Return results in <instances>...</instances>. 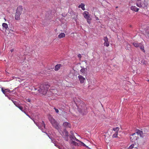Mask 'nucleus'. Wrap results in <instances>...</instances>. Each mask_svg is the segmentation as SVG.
<instances>
[{
  "label": "nucleus",
  "instance_id": "nucleus-23",
  "mask_svg": "<svg viewBox=\"0 0 149 149\" xmlns=\"http://www.w3.org/2000/svg\"><path fill=\"white\" fill-rule=\"evenodd\" d=\"M2 26L3 27L5 28L7 30V29L8 28V24L6 23H3L2 24Z\"/></svg>",
  "mask_w": 149,
  "mask_h": 149
},
{
  "label": "nucleus",
  "instance_id": "nucleus-28",
  "mask_svg": "<svg viewBox=\"0 0 149 149\" xmlns=\"http://www.w3.org/2000/svg\"><path fill=\"white\" fill-rule=\"evenodd\" d=\"M119 129V128L118 127H117L115 128H113V130L115 131V132H118Z\"/></svg>",
  "mask_w": 149,
  "mask_h": 149
},
{
  "label": "nucleus",
  "instance_id": "nucleus-33",
  "mask_svg": "<svg viewBox=\"0 0 149 149\" xmlns=\"http://www.w3.org/2000/svg\"><path fill=\"white\" fill-rule=\"evenodd\" d=\"M14 104L17 107H18L20 104L17 102L16 101L14 102Z\"/></svg>",
  "mask_w": 149,
  "mask_h": 149
},
{
  "label": "nucleus",
  "instance_id": "nucleus-34",
  "mask_svg": "<svg viewBox=\"0 0 149 149\" xmlns=\"http://www.w3.org/2000/svg\"><path fill=\"white\" fill-rule=\"evenodd\" d=\"M143 7H146L148 5V4L147 3H146L145 1H144L143 3Z\"/></svg>",
  "mask_w": 149,
  "mask_h": 149
},
{
  "label": "nucleus",
  "instance_id": "nucleus-26",
  "mask_svg": "<svg viewBox=\"0 0 149 149\" xmlns=\"http://www.w3.org/2000/svg\"><path fill=\"white\" fill-rule=\"evenodd\" d=\"M87 70L86 68H82L80 70V72L82 73H84Z\"/></svg>",
  "mask_w": 149,
  "mask_h": 149
},
{
  "label": "nucleus",
  "instance_id": "nucleus-39",
  "mask_svg": "<svg viewBox=\"0 0 149 149\" xmlns=\"http://www.w3.org/2000/svg\"><path fill=\"white\" fill-rule=\"evenodd\" d=\"M27 101L29 102H31V100H30V99H28L27 100Z\"/></svg>",
  "mask_w": 149,
  "mask_h": 149
},
{
  "label": "nucleus",
  "instance_id": "nucleus-35",
  "mask_svg": "<svg viewBox=\"0 0 149 149\" xmlns=\"http://www.w3.org/2000/svg\"><path fill=\"white\" fill-rule=\"evenodd\" d=\"M73 144L76 146H79V143L75 142L74 141H73V142H72Z\"/></svg>",
  "mask_w": 149,
  "mask_h": 149
},
{
  "label": "nucleus",
  "instance_id": "nucleus-6",
  "mask_svg": "<svg viewBox=\"0 0 149 149\" xmlns=\"http://www.w3.org/2000/svg\"><path fill=\"white\" fill-rule=\"evenodd\" d=\"M58 131L62 136L64 138L65 140L66 141H68V132L65 130L62 132V133L60 131Z\"/></svg>",
  "mask_w": 149,
  "mask_h": 149
},
{
  "label": "nucleus",
  "instance_id": "nucleus-24",
  "mask_svg": "<svg viewBox=\"0 0 149 149\" xmlns=\"http://www.w3.org/2000/svg\"><path fill=\"white\" fill-rule=\"evenodd\" d=\"M141 49L142 51L143 52H145V51L144 49V46L142 45V43L141 44V45L139 46Z\"/></svg>",
  "mask_w": 149,
  "mask_h": 149
},
{
  "label": "nucleus",
  "instance_id": "nucleus-15",
  "mask_svg": "<svg viewBox=\"0 0 149 149\" xmlns=\"http://www.w3.org/2000/svg\"><path fill=\"white\" fill-rule=\"evenodd\" d=\"M130 8L131 10L134 11L135 12H137L139 10V9L136 8L135 6H132Z\"/></svg>",
  "mask_w": 149,
  "mask_h": 149
},
{
  "label": "nucleus",
  "instance_id": "nucleus-5",
  "mask_svg": "<svg viewBox=\"0 0 149 149\" xmlns=\"http://www.w3.org/2000/svg\"><path fill=\"white\" fill-rule=\"evenodd\" d=\"M138 139V134L134 133L130 136L131 141L132 142L136 143Z\"/></svg>",
  "mask_w": 149,
  "mask_h": 149
},
{
  "label": "nucleus",
  "instance_id": "nucleus-25",
  "mask_svg": "<svg viewBox=\"0 0 149 149\" xmlns=\"http://www.w3.org/2000/svg\"><path fill=\"white\" fill-rule=\"evenodd\" d=\"M79 142H80L79 145H81L84 146L86 147V148H89V147L88 146H86L84 143H83V142H82L81 141H80Z\"/></svg>",
  "mask_w": 149,
  "mask_h": 149
},
{
  "label": "nucleus",
  "instance_id": "nucleus-8",
  "mask_svg": "<svg viewBox=\"0 0 149 149\" xmlns=\"http://www.w3.org/2000/svg\"><path fill=\"white\" fill-rule=\"evenodd\" d=\"M104 45L106 47H108L109 45V42L108 41V39L107 37H104Z\"/></svg>",
  "mask_w": 149,
  "mask_h": 149
},
{
  "label": "nucleus",
  "instance_id": "nucleus-14",
  "mask_svg": "<svg viewBox=\"0 0 149 149\" xmlns=\"http://www.w3.org/2000/svg\"><path fill=\"white\" fill-rule=\"evenodd\" d=\"M63 126L66 128L70 127L71 125L70 123L68 122H65L63 123Z\"/></svg>",
  "mask_w": 149,
  "mask_h": 149
},
{
  "label": "nucleus",
  "instance_id": "nucleus-13",
  "mask_svg": "<svg viewBox=\"0 0 149 149\" xmlns=\"http://www.w3.org/2000/svg\"><path fill=\"white\" fill-rule=\"evenodd\" d=\"M136 5L140 8L143 7V2H141V1H138L136 3Z\"/></svg>",
  "mask_w": 149,
  "mask_h": 149
},
{
  "label": "nucleus",
  "instance_id": "nucleus-17",
  "mask_svg": "<svg viewBox=\"0 0 149 149\" xmlns=\"http://www.w3.org/2000/svg\"><path fill=\"white\" fill-rule=\"evenodd\" d=\"M141 43H138L137 42H134L133 43V45L136 47H139L141 45Z\"/></svg>",
  "mask_w": 149,
  "mask_h": 149
},
{
  "label": "nucleus",
  "instance_id": "nucleus-30",
  "mask_svg": "<svg viewBox=\"0 0 149 149\" xmlns=\"http://www.w3.org/2000/svg\"><path fill=\"white\" fill-rule=\"evenodd\" d=\"M146 33L147 36L149 38V29L146 30Z\"/></svg>",
  "mask_w": 149,
  "mask_h": 149
},
{
  "label": "nucleus",
  "instance_id": "nucleus-22",
  "mask_svg": "<svg viewBox=\"0 0 149 149\" xmlns=\"http://www.w3.org/2000/svg\"><path fill=\"white\" fill-rule=\"evenodd\" d=\"M126 46L125 47V48L127 50H129L131 46L128 43H126Z\"/></svg>",
  "mask_w": 149,
  "mask_h": 149
},
{
  "label": "nucleus",
  "instance_id": "nucleus-7",
  "mask_svg": "<svg viewBox=\"0 0 149 149\" xmlns=\"http://www.w3.org/2000/svg\"><path fill=\"white\" fill-rule=\"evenodd\" d=\"M1 91L2 92L5 94L6 96H8V94L7 93V92L11 93L13 92V91H10L8 89H6L4 90L2 88H1Z\"/></svg>",
  "mask_w": 149,
  "mask_h": 149
},
{
  "label": "nucleus",
  "instance_id": "nucleus-31",
  "mask_svg": "<svg viewBox=\"0 0 149 149\" xmlns=\"http://www.w3.org/2000/svg\"><path fill=\"white\" fill-rule=\"evenodd\" d=\"M118 132H115V133L113 134L112 137L113 138H116L117 137Z\"/></svg>",
  "mask_w": 149,
  "mask_h": 149
},
{
  "label": "nucleus",
  "instance_id": "nucleus-18",
  "mask_svg": "<svg viewBox=\"0 0 149 149\" xmlns=\"http://www.w3.org/2000/svg\"><path fill=\"white\" fill-rule=\"evenodd\" d=\"M65 36V34L64 33H61L58 35V38L60 39L63 38Z\"/></svg>",
  "mask_w": 149,
  "mask_h": 149
},
{
  "label": "nucleus",
  "instance_id": "nucleus-19",
  "mask_svg": "<svg viewBox=\"0 0 149 149\" xmlns=\"http://www.w3.org/2000/svg\"><path fill=\"white\" fill-rule=\"evenodd\" d=\"M135 133H137V134H138V136L139 135L141 137H143V136L142 131L141 130H138L137 132H136Z\"/></svg>",
  "mask_w": 149,
  "mask_h": 149
},
{
  "label": "nucleus",
  "instance_id": "nucleus-27",
  "mask_svg": "<svg viewBox=\"0 0 149 149\" xmlns=\"http://www.w3.org/2000/svg\"><path fill=\"white\" fill-rule=\"evenodd\" d=\"M21 111L23 112H24L25 113H26V112L24 111L23 110V107L20 106V105H19V106L17 107Z\"/></svg>",
  "mask_w": 149,
  "mask_h": 149
},
{
  "label": "nucleus",
  "instance_id": "nucleus-40",
  "mask_svg": "<svg viewBox=\"0 0 149 149\" xmlns=\"http://www.w3.org/2000/svg\"><path fill=\"white\" fill-rule=\"evenodd\" d=\"M14 51V49H11L10 50V51L11 52H13V51Z\"/></svg>",
  "mask_w": 149,
  "mask_h": 149
},
{
  "label": "nucleus",
  "instance_id": "nucleus-41",
  "mask_svg": "<svg viewBox=\"0 0 149 149\" xmlns=\"http://www.w3.org/2000/svg\"><path fill=\"white\" fill-rule=\"evenodd\" d=\"M12 101L14 103V102H15L16 101H14L13 100H12Z\"/></svg>",
  "mask_w": 149,
  "mask_h": 149
},
{
  "label": "nucleus",
  "instance_id": "nucleus-42",
  "mask_svg": "<svg viewBox=\"0 0 149 149\" xmlns=\"http://www.w3.org/2000/svg\"><path fill=\"white\" fill-rule=\"evenodd\" d=\"M96 19L97 20H98V18L97 17H96Z\"/></svg>",
  "mask_w": 149,
  "mask_h": 149
},
{
  "label": "nucleus",
  "instance_id": "nucleus-38",
  "mask_svg": "<svg viewBox=\"0 0 149 149\" xmlns=\"http://www.w3.org/2000/svg\"><path fill=\"white\" fill-rule=\"evenodd\" d=\"M78 56L79 58H81V55L80 54H79L78 55Z\"/></svg>",
  "mask_w": 149,
  "mask_h": 149
},
{
  "label": "nucleus",
  "instance_id": "nucleus-1",
  "mask_svg": "<svg viewBox=\"0 0 149 149\" xmlns=\"http://www.w3.org/2000/svg\"><path fill=\"white\" fill-rule=\"evenodd\" d=\"M49 87V86L48 84L42 85L38 91L42 94L45 95L47 93Z\"/></svg>",
  "mask_w": 149,
  "mask_h": 149
},
{
  "label": "nucleus",
  "instance_id": "nucleus-12",
  "mask_svg": "<svg viewBox=\"0 0 149 149\" xmlns=\"http://www.w3.org/2000/svg\"><path fill=\"white\" fill-rule=\"evenodd\" d=\"M69 137L70 140L72 141V142L75 140H76L77 141L79 142V140L77 139L74 135L70 136Z\"/></svg>",
  "mask_w": 149,
  "mask_h": 149
},
{
  "label": "nucleus",
  "instance_id": "nucleus-9",
  "mask_svg": "<svg viewBox=\"0 0 149 149\" xmlns=\"http://www.w3.org/2000/svg\"><path fill=\"white\" fill-rule=\"evenodd\" d=\"M78 77L81 84L84 83L86 80L85 78L81 75H79Z\"/></svg>",
  "mask_w": 149,
  "mask_h": 149
},
{
  "label": "nucleus",
  "instance_id": "nucleus-11",
  "mask_svg": "<svg viewBox=\"0 0 149 149\" xmlns=\"http://www.w3.org/2000/svg\"><path fill=\"white\" fill-rule=\"evenodd\" d=\"M21 14L16 12L15 15V19L16 20H19L20 19V16Z\"/></svg>",
  "mask_w": 149,
  "mask_h": 149
},
{
  "label": "nucleus",
  "instance_id": "nucleus-3",
  "mask_svg": "<svg viewBox=\"0 0 149 149\" xmlns=\"http://www.w3.org/2000/svg\"><path fill=\"white\" fill-rule=\"evenodd\" d=\"M27 116H29V118H30L31 119L33 120V121L34 123L36 124V125L38 127V128L42 131L43 132H45L43 131V128L44 129H45V125L44 123V121H42V123H36L34 120L32 119L31 118H30V116H29V115L25 113Z\"/></svg>",
  "mask_w": 149,
  "mask_h": 149
},
{
  "label": "nucleus",
  "instance_id": "nucleus-20",
  "mask_svg": "<svg viewBox=\"0 0 149 149\" xmlns=\"http://www.w3.org/2000/svg\"><path fill=\"white\" fill-rule=\"evenodd\" d=\"M84 6L85 5L84 3H81L79 6L78 7L79 8H81L83 10H85Z\"/></svg>",
  "mask_w": 149,
  "mask_h": 149
},
{
  "label": "nucleus",
  "instance_id": "nucleus-45",
  "mask_svg": "<svg viewBox=\"0 0 149 149\" xmlns=\"http://www.w3.org/2000/svg\"><path fill=\"white\" fill-rule=\"evenodd\" d=\"M8 98L9 99H10V98L9 97H8Z\"/></svg>",
  "mask_w": 149,
  "mask_h": 149
},
{
  "label": "nucleus",
  "instance_id": "nucleus-36",
  "mask_svg": "<svg viewBox=\"0 0 149 149\" xmlns=\"http://www.w3.org/2000/svg\"><path fill=\"white\" fill-rule=\"evenodd\" d=\"M54 109L55 110V111L56 113H58L59 112V111L58 109H56V108H54Z\"/></svg>",
  "mask_w": 149,
  "mask_h": 149
},
{
  "label": "nucleus",
  "instance_id": "nucleus-10",
  "mask_svg": "<svg viewBox=\"0 0 149 149\" xmlns=\"http://www.w3.org/2000/svg\"><path fill=\"white\" fill-rule=\"evenodd\" d=\"M23 10L22 7V6H19L17 8L16 12L21 14Z\"/></svg>",
  "mask_w": 149,
  "mask_h": 149
},
{
  "label": "nucleus",
  "instance_id": "nucleus-32",
  "mask_svg": "<svg viewBox=\"0 0 149 149\" xmlns=\"http://www.w3.org/2000/svg\"><path fill=\"white\" fill-rule=\"evenodd\" d=\"M50 91L53 94H54L55 92H56L55 88H52L50 90Z\"/></svg>",
  "mask_w": 149,
  "mask_h": 149
},
{
  "label": "nucleus",
  "instance_id": "nucleus-46",
  "mask_svg": "<svg viewBox=\"0 0 149 149\" xmlns=\"http://www.w3.org/2000/svg\"><path fill=\"white\" fill-rule=\"evenodd\" d=\"M49 138H50H50V137H49Z\"/></svg>",
  "mask_w": 149,
  "mask_h": 149
},
{
  "label": "nucleus",
  "instance_id": "nucleus-43",
  "mask_svg": "<svg viewBox=\"0 0 149 149\" xmlns=\"http://www.w3.org/2000/svg\"><path fill=\"white\" fill-rule=\"evenodd\" d=\"M84 62H85V63H86V62H87V61L86 60H85L84 61Z\"/></svg>",
  "mask_w": 149,
  "mask_h": 149
},
{
  "label": "nucleus",
  "instance_id": "nucleus-37",
  "mask_svg": "<svg viewBox=\"0 0 149 149\" xmlns=\"http://www.w3.org/2000/svg\"><path fill=\"white\" fill-rule=\"evenodd\" d=\"M70 133H71V135H70V136L74 135L73 132L72 131H71L70 132Z\"/></svg>",
  "mask_w": 149,
  "mask_h": 149
},
{
  "label": "nucleus",
  "instance_id": "nucleus-44",
  "mask_svg": "<svg viewBox=\"0 0 149 149\" xmlns=\"http://www.w3.org/2000/svg\"><path fill=\"white\" fill-rule=\"evenodd\" d=\"M34 89H35V90H36V89L35 88H34Z\"/></svg>",
  "mask_w": 149,
  "mask_h": 149
},
{
  "label": "nucleus",
  "instance_id": "nucleus-29",
  "mask_svg": "<svg viewBox=\"0 0 149 149\" xmlns=\"http://www.w3.org/2000/svg\"><path fill=\"white\" fill-rule=\"evenodd\" d=\"M141 63L143 64L146 65L147 63V61L143 59L141 60Z\"/></svg>",
  "mask_w": 149,
  "mask_h": 149
},
{
  "label": "nucleus",
  "instance_id": "nucleus-21",
  "mask_svg": "<svg viewBox=\"0 0 149 149\" xmlns=\"http://www.w3.org/2000/svg\"><path fill=\"white\" fill-rule=\"evenodd\" d=\"M137 146L136 144H132L129 147L130 149H132L133 148H136Z\"/></svg>",
  "mask_w": 149,
  "mask_h": 149
},
{
  "label": "nucleus",
  "instance_id": "nucleus-16",
  "mask_svg": "<svg viewBox=\"0 0 149 149\" xmlns=\"http://www.w3.org/2000/svg\"><path fill=\"white\" fill-rule=\"evenodd\" d=\"M62 66V65L61 64H59L56 65L55 67V71L58 70H59L60 67H61Z\"/></svg>",
  "mask_w": 149,
  "mask_h": 149
},
{
  "label": "nucleus",
  "instance_id": "nucleus-4",
  "mask_svg": "<svg viewBox=\"0 0 149 149\" xmlns=\"http://www.w3.org/2000/svg\"><path fill=\"white\" fill-rule=\"evenodd\" d=\"M83 15L85 18L86 19L87 22L90 24L91 23V18L90 17L89 13L87 11H85Z\"/></svg>",
  "mask_w": 149,
  "mask_h": 149
},
{
  "label": "nucleus",
  "instance_id": "nucleus-2",
  "mask_svg": "<svg viewBox=\"0 0 149 149\" xmlns=\"http://www.w3.org/2000/svg\"><path fill=\"white\" fill-rule=\"evenodd\" d=\"M49 119L52 126L57 129L58 131H59L60 130V127L59 124L52 117H50Z\"/></svg>",
  "mask_w": 149,
  "mask_h": 149
}]
</instances>
